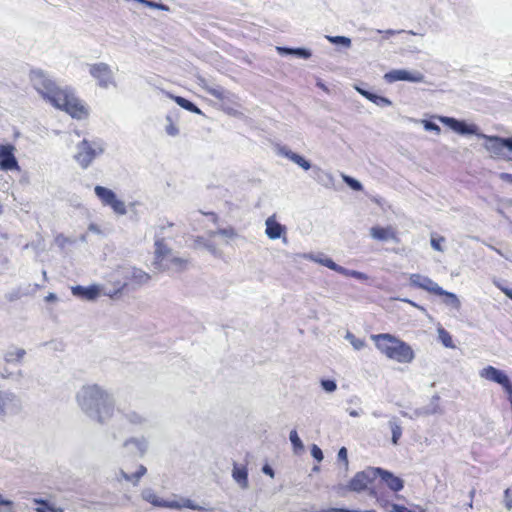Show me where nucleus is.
Here are the masks:
<instances>
[{"mask_svg":"<svg viewBox=\"0 0 512 512\" xmlns=\"http://www.w3.org/2000/svg\"><path fill=\"white\" fill-rule=\"evenodd\" d=\"M73 294L81 296L88 300H93L99 295V289L96 286L82 287L76 286L73 288Z\"/></svg>","mask_w":512,"mask_h":512,"instance_id":"nucleus-23","label":"nucleus"},{"mask_svg":"<svg viewBox=\"0 0 512 512\" xmlns=\"http://www.w3.org/2000/svg\"><path fill=\"white\" fill-rule=\"evenodd\" d=\"M389 427L392 434V444L397 445L399 438L402 436V428L394 421L389 422Z\"/></svg>","mask_w":512,"mask_h":512,"instance_id":"nucleus-31","label":"nucleus"},{"mask_svg":"<svg viewBox=\"0 0 512 512\" xmlns=\"http://www.w3.org/2000/svg\"><path fill=\"white\" fill-rule=\"evenodd\" d=\"M205 215H211L213 216L215 219H217V215L213 212H210V213H204Z\"/></svg>","mask_w":512,"mask_h":512,"instance_id":"nucleus-55","label":"nucleus"},{"mask_svg":"<svg viewBox=\"0 0 512 512\" xmlns=\"http://www.w3.org/2000/svg\"><path fill=\"white\" fill-rule=\"evenodd\" d=\"M146 472V467L141 464L137 466L134 472L129 464H125L124 468L121 469L120 474L126 481H131L134 485H137L141 477L144 476Z\"/></svg>","mask_w":512,"mask_h":512,"instance_id":"nucleus-18","label":"nucleus"},{"mask_svg":"<svg viewBox=\"0 0 512 512\" xmlns=\"http://www.w3.org/2000/svg\"><path fill=\"white\" fill-rule=\"evenodd\" d=\"M474 494H475V490H474V489H472V490L470 491V497L472 498V497L474 496Z\"/></svg>","mask_w":512,"mask_h":512,"instance_id":"nucleus-56","label":"nucleus"},{"mask_svg":"<svg viewBox=\"0 0 512 512\" xmlns=\"http://www.w3.org/2000/svg\"><path fill=\"white\" fill-rule=\"evenodd\" d=\"M33 502L40 505L35 509V512H64L63 508L51 505L48 501L43 499L34 498Z\"/></svg>","mask_w":512,"mask_h":512,"instance_id":"nucleus-26","label":"nucleus"},{"mask_svg":"<svg viewBox=\"0 0 512 512\" xmlns=\"http://www.w3.org/2000/svg\"><path fill=\"white\" fill-rule=\"evenodd\" d=\"M439 120L441 123L447 125L453 131H455L459 134H463V135L477 134V126L474 124L468 125L464 121H460L455 118L446 117V116L439 117Z\"/></svg>","mask_w":512,"mask_h":512,"instance_id":"nucleus-13","label":"nucleus"},{"mask_svg":"<svg viewBox=\"0 0 512 512\" xmlns=\"http://www.w3.org/2000/svg\"><path fill=\"white\" fill-rule=\"evenodd\" d=\"M370 234L374 239L381 240V241H384L387 239L397 240L396 232L392 227L374 226L371 228Z\"/></svg>","mask_w":512,"mask_h":512,"instance_id":"nucleus-20","label":"nucleus"},{"mask_svg":"<svg viewBox=\"0 0 512 512\" xmlns=\"http://www.w3.org/2000/svg\"><path fill=\"white\" fill-rule=\"evenodd\" d=\"M311 448L316 449L318 447H317V445L313 444Z\"/></svg>","mask_w":512,"mask_h":512,"instance_id":"nucleus-57","label":"nucleus"},{"mask_svg":"<svg viewBox=\"0 0 512 512\" xmlns=\"http://www.w3.org/2000/svg\"><path fill=\"white\" fill-rule=\"evenodd\" d=\"M168 124L166 125V132L170 136H176L179 133V129L177 125L174 123L173 119L168 116L167 117Z\"/></svg>","mask_w":512,"mask_h":512,"instance_id":"nucleus-33","label":"nucleus"},{"mask_svg":"<svg viewBox=\"0 0 512 512\" xmlns=\"http://www.w3.org/2000/svg\"><path fill=\"white\" fill-rule=\"evenodd\" d=\"M32 81L36 91L55 108L66 112L72 118L88 117V107L71 90L60 88L43 72H35Z\"/></svg>","mask_w":512,"mask_h":512,"instance_id":"nucleus-1","label":"nucleus"},{"mask_svg":"<svg viewBox=\"0 0 512 512\" xmlns=\"http://www.w3.org/2000/svg\"><path fill=\"white\" fill-rule=\"evenodd\" d=\"M232 478L241 489L249 488L248 471L245 465L234 463Z\"/></svg>","mask_w":512,"mask_h":512,"instance_id":"nucleus-17","label":"nucleus"},{"mask_svg":"<svg viewBox=\"0 0 512 512\" xmlns=\"http://www.w3.org/2000/svg\"><path fill=\"white\" fill-rule=\"evenodd\" d=\"M89 73L100 87L107 88L110 85H115L113 72L106 63L100 62L89 65Z\"/></svg>","mask_w":512,"mask_h":512,"instance_id":"nucleus-9","label":"nucleus"},{"mask_svg":"<svg viewBox=\"0 0 512 512\" xmlns=\"http://www.w3.org/2000/svg\"><path fill=\"white\" fill-rule=\"evenodd\" d=\"M0 505L12 506L13 502L10 500L3 499L2 496L0 495Z\"/></svg>","mask_w":512,"mask_h":512,"instance_id":"nucleus-51","label":"nucleus"},{"mask_svg":"<svg viewBox=\"0 0 512 512\" xmlns=\"http://www.w3.org/2000/svg\"><path fill=\"white\" fill-rule=\"evenodd\" d=\"M281 51H284L289 54L297 55L301 58L308 59L311 57V52L304 48H296V49H290V48H280Z\"/></svg>","mask_w":512,"mask_h":512,"instance_id":"nucleus-32","label":"nucleus"},{"mask_svg":"<svg viewBox=\"0 0 512 512\" xmlns=\"http://www.w3.org/2000/svg\"><path fill=\"white\" fill-rule=\"evenodd\" d=\"M377 470L379 471L378 477H380L381 481L385 483L392 491L398 492L403 488L404 482L401 478L381 468H377Z\"/></svg>","mask_w":512,"mask_h":512,"instance_id":"nucleus-16","label":"nucleus"},{"mask_svg":"<svg viewBox=\"0 0 512 512\" xmlns=\"http://www.w3.org/2000/svg\"><path fill=\"white\" fill-rule=\"evenodd\" d=\"M478 136L485 139L484 147L493 157L512 161V137L502 138L485 134H478Z\"/></svg>","mask_w":512,"mask_h":512,"instance_id":"nucleus-6","label":"nucleus"},{"mask_svg":"<svg viewBox=\"0 0 512 512\" xmlns=\"http://www.w3.org/2000/svg\"><path fill=\"white\" fill-rule=\"evenodd\" d=\"M409 285L413 288L422 289L432 295L444 297V302L459 308L460 301L454 293L445 291L432 279L418 273L409 276Z\"/></svg>","mask_w":512,"mask_h":512,"instance_id":"nucleus-4","label":"nucleus"},{"mask_svg":"<svg viewBox=\"0 0 512 512\" xmlns=\"http://www.w3.org/2000/svg\"><path fill=\"white\" fill-rule=\"evenodd\" d=\"M318 262L321 265H323V266H325V267H327V268H329V269H331L333 271H336V272H338L340 274H343V275H352L354 277H360L361 276V274L358 273V272H351V273L348 272L345 268H343L342 266L336 264L331 258L319 259Z\"/></svg>","mask_w":512,"mask_h":512,"instance_id":"nucleus-24","label":"nucleus"},{"mask_svg":"<svg viewBox=\"0 0 512 512\" xmlns=\"http://www.w3.org/2000/svg\"><path fill=\"white\" fill-rule=\"evenodd\" d=\"M94 192L101 200L102 204L110 206L116 214L123 215L126 213L124 202L119 200L112 190L98 185L94 188Z\"/></svg>","mask_w":512,"mask_h":512,"instance_id":"nucleus-7","label":"nucleus"},{"mask_svg":"<svg viewBox=\"0 0 512 512\" xmlns=\"http://www.w3.org/2000/svg\"><path fill=\"white\" fill-rule=\"evenodd\" d=\"M45 300L47 302H53V301H56L57 300V296L54 294V293H49L46 297H45Z\"/></svg>","mask_w":512,"mask_h":512,"instance_id":"nucleus-49","label":"nucleus"},{"mask_svg":"<svg viewBox=\"0 0 512 512\" xmlns=\"http://www.w3.org/2000/svg\"><path fill=\"white\" fill-rule=\"evenodd\" d=\"M505 505L508 510L512 509V487L505 490Z\"/></svg>","mask_w":512,"mask_h":512,"instance_id":"nucleus-40","label":"nucleus"},{"mask_svg":"<svg viewBox=\"0 0 512 512\" xmlns=\"http://www.w3.org/2000/svg\"><path fill=\"white\" fill-rule=\"evenodd\" d=\"M166 508L169 509H182L188 508L196 511H203L205 508L189 498L174 495L173 499L166 500Z\"/></svg>","mask_w":512,"mask_h":512,"instance_id":"nucleus-15","label":"nucleus"},{"mask_svg":"<svg viewBox=\"0 0 512 512\" xmlns=\"http://www.w3.org/2000/svg\"><path fill=\"white\" fill-rule=\"evenodd\" d=\"M353 346L356 348V349H361L363 346H364V341L362 340H356V341H353L352 342Z\"/></svg>","mask_w":512,"mask_h":512,"instance_id":"nucleus-50","label":"nucleus"},{"mask_svg":"<svg viewBox=\"0 0 512 512\" xmlns=\"http://www.w3.org/2000/svg\"><path fill=\"white\" fill-rule=\"evenodd\" d=\"M262 472L266 475H269L270 477H274L273 469L269 465H264L262 468Z\"/></svg>","mask_w":512,"mask_h":512,"instance_id":"nucleus-45","label":"nucleus"},{"mask_svg":"<svg viewBox=\"0 0 512 512\" xmlns=\"http://www.w3.org/2000/svg\"><path fill=\"white\" fill-rule=\"evenodd\" d=\"M443 240H444V238H442V237H441L440 239H434V238H432V239H431V245H432V247H433L435 250H437V251H442V247H441L440 242H441V241H443Z\"/></svg>","mask_w":512,"mask_h":512,"instance_id":"nucleus-43","label":"nucleus"},{"mask_svg":"<svg viewBox=\"0 0 512 512\" xmlns=\"http://www.w3.org/2000/svg\"><path fill=\"white\" fill-rule=\"evenodd\" d=\"M372 339L382 354L398 363H411L415 357L409 344L389 333L373 335Z\"/></svg>","mask_w":512,"mask_h":512,"instance_id":"nucleus-2","label":"nucleus"},{"mask_svg":"<svg viewBox=\"0 0 512 512\" xmlns=\"http://www.w3.org/2000/svg\"><path fill=\"white\" fill-rule=\"evenodd\" d=\"M321 385H322L323 389L327 392H333L337 388L335 381L329 380V379L322 380Z\"/></svg>","mask_w":512,"mask_h":512,"instance_id":"nucleus-39","label":"nucleus"},{"mask_svg":"<svg viewBox=\"0 0 512 512\" xmlns=\"http://www.w3.org/2000/svg\"><path fill=\"white\" fill-rule=\"evenodd\" d=\"M290 440L293 445V448H304L301 439L298 436L296 430H292L290 432Z\"/></svg>","mask_w":512,"mask_h":512,"instance_id":"nucleus-37","label":"nucleus"},{"mask_svg":"<svg viewBox=\"0 0 512 512\" xmlns=\"http://www.w3.org/2000/svg\"><path fill=\"white\" fill-rule=\"evenodd\" d=\"M285 156L288 157L291 161L302 167L304 170L310 169L311 165L309 161H307L304 157L296 154L292 151H288L285 153Z\"/></svg>","mask_w":512,"mask_h":512,"instance_id":"nucleus-28","label":"nucleus"},{"mask_svg":"<svg viewBox=\"0 0 512 512\" xmlns=\"http://www.w3.org/2000/svg\"><path fill=\"white\" fill-rule=\"evenodd\" d=\"M343 180L345 183H347L353 190L359 191L362 189V185L359 181L356 179L349 177V176H343Z\"/></svg>","mask_w":512,"mask_h":512,"instance_id":"nucleus-35","label":"nucleus"},{"mask_svg":"<svg viewBox=\"0 0 512 512\" xmlns=\"http://www.w3.org/2000/svg\"><path fill=\"white\" fill-rule=\"evenodd\" d=\"M150 279L151 276L147 272L141 269L134 268L129 278V284L141 286L148 283Z\"/></svg>","mask_w":512,"mask_h":512,"instance_id":"nucleus-21","label":"nucleus"},{"mask_svg":"<svg viewBox=\"0 0 512 512\" xmlns=\"http://www.w3.org/2000/svg\"><path fill=\"white\" fill-rule=\"evenodd\" d=\"M312 451V456L318 460V461H321L323 459V453H322V450H311Z\"/></svg>","mask_w":512,"mask_h":512,"instance_id":"nucleus-46","label":"nucleus"},{"mask_svg":"<svg viewBox=\"0 0 512 512\" xmlns=\"http://www.w3.org/2000/svg\"><path fill=\"white\" fill-rule=\"evenodd\" d=\"M171 254V249L165 244L163 239L155 241L154 264L162 270L175 268L183 270L187 266V260L179 257H171L168 262L166 258Z\"/></svg>","mask_w":512,"mask_h":512,"instance_id":"nucleus-5","label":"nucleus"},{"mask_svg":"<svg viewBox=\"0 0 512 512\" xmlns=\"http://www.w3.org/2000/svg\"><path fill=\"white\" fill-rule=\"evenodd\" d=\"M327 38L331 43H334V44H343L346 47H349L351 45L350 38L345 37V36H334V37H327Z\"/></svg>","mask_w":512,"mask_h":512,"instance_id":"nucleus-34","label":"nucleus"},{"mask_svg":"<svg viewBox=\"0 0 512 512\" xmlns=\"http://www.w3.org/2000/svg\"><path fill=\"white\" fill-rule=\"evenodd\" d=\"M13 399V395H3L2 393H0V414L5 413V408L8 401H12Z\"/></svg>","mask_w":512,"mask_h":512,"instance_id":"nucleus-38","label":"nucleus"},{"mask_svg":"<svg viewBox=\"0 0 512 512\" xmlns=\"http://www.w3.org/2000/svg\"><path fill=\"white\" fill-rule=\"evenodd\" d=\"M377 468L369 467L358 472L349 483V488L355 492H361L370 489L373 481L378 477Z\"/></svg>","mask_w":512,"mask_h":512,"instance_id":"nucleus-8","label":"nucleus"},{"mask_svg":"<svg viewBox=\"0 0 512 512\" xmlns=\"http://www.w3.org/2000/svg\"><path fill=\"white\" fill-rule=\"evenodd\" d=\"M378 33H380V34H384V35H385V37L387 38V37H389V36H393V35H395V34H396V31L391 30V29H389V30H385V31L378 30Z\"/></svg>","mask_w":512,"mask_h":512,"instance_id":"nucleus-47","label":"nucleus"},{"mask_svg":"<svg viewBox=\"0 0 512 512\" xmlns=\"http://www.w3.org/2000/svg\"><path fill=\"white\" fill-rule=\"evenodd\" d=\"M385 79L388 82H396V81H409V82H422L424 79L423 74L410 73L406 70H391L385 74Z\"/></svg>","mask_w":512,"mask_h":512,"instance_id":"nucleus-14","label":"nucleus"},{"mask_svg":"<svg viewBox=\"0 0 512 512\" xmlns=\"http://www.w3.org/2000/svg\"><path fill=\"white\" fill-rule=\"evenodd\" d=\"M266 235L270 239H278L285 233V227L277 222L275 215H272L266 220Z\"/></svg>","mask_w":512,"mask_h":512,"instance_id":"nucleus-19","label":"nucleus"},{"mask_svg":"<svg viewBox=\"0 0 512 512\" xmlns=\"http://www.w3.org/2000/svg\"><path fill=\"white\" fill-rule=\"evenodd\" d=\"M357 90L361 95H363L365 98H367L368 100H370L371 102L375 103L378 106L384 107L391 105V101L386 97L378 96L374 93L359 88Z\"/></svg>","mask_w":512,"mask_h":512,"instance_id":"nucleus-25","label":"nucleus"},{"mask_svg":"<svg viewBox=\"0 0 512 512\" xmlns=\"http://www.w3.org/2000/svg\"><path fill=\"white\" fill-rule=\"evenodd\" d=\"M394 509L396 512H411L410 510H408L404 507H399V506H395Z\"/></svg>","mask_w":512,"mask_h":512,"instance_id":"nucleus-54","label":"nucleus"},{"mask_svg":"<svg viewBox=\"0 0 512 512\" xmlns=\"http://www.w3.org/2000/svg\"><path fill=\"white\" fill-rule=\"evenodd\" d=\"M338 460L347 465V450H339Z\"/></svg>","mask_w":512,"mask_h":512,"instance_id":"nucleus-44","label":"nucleus"},{"mask_svg":"<svg viewBox=\"0 0 512 512\" xmlns=\"http://www.w3.org/2000/svg\"><path fill=\"white\" fill-rule=\"evenodd\" d=\"M500 177L502 180L512 183V174L502 173Z\"/></svg>","mask_w":512,"mask_h":512,"instance_id":"nucleus-48","label":"nucleus"},{"mask_svg":"<svg viewBox=\"0 0 512 512\" xmlns=\"http://www.w3.org/2000/svg\"><path fill=\"white\" fill-rule=\"evenodd\" d=\"M15 147L11 144L0 145V169L4 171L18 169L14 155Z\"/></svg>","mask_w":512,"mask_h":512,"instance_id":"nucleus-12","label":"nucleus"},{"mask_svg":"<svg viewBox=\"0 0 512 512\" xmlns=\"http://www.w3.org/2000/svg\"><path fill=\"white\" fill-rule=\"evenodd\" d=\"M501 291L512 300V290L509 288H501Z\"/></svg>","mask_w":512,"mask_h":512,"instance_id":"nucleus-52","label":"nucleus"},{"mask_svg":"<svg viewBox=\"0 0 512 512\" xmlns=\"http://www.w3.org/2000/svg\"><path fill=\"white\" fill-rule=\"evenodd\" d=\"M141 497L143 500L151 503L155 507L166 508V500L158 497L152 489H144L141 492Z\"/></svg>","mask_w":512,"mask_h":512,"instance_id":"nucleus-22","label":"nucleus"},{"mask_svg":"<svg viewBox=\"0 0 512 512\" xmlns=\"http://www.w3.org/2000/svg\"><path fill=\"white\" fill-rule=\"evenodd\" d=\"M77 399L78 403L85 410L96 407L99 422L104 421L101 415L100 406H102V409L108 417L112 416L113 414V407L108 401V394L98 385H88L83 387L82 392L80 395H78Z\"/></svg>","mask_w":512,"mask_h":512,"instance_id":"nucleus-3","label":"nucleus"},{"mask_svg":"<svg viewBox=\"0 0 512 512\" xmlns=\"http://www.w3.org/2000/svg\"><path fill=\"white\" fill-rule=\"evenodd\" d=\"M180 107L193 113H200V109L188 99L181 96H170Z\"/></svg>","mask_w":512,"mask_h":512,"instance_id":"nucleus-27","label":"nucleus"},{"mask_svg":"<svg viewBox=\"0 0 512 512\" xmlns=\"http://www.w3.org/2000/svg\"><path fill=\"white\" fill-rule=\"evenodd\" d=\"M438 337L441 343L447 348H455L451 334L444 328H438Z\"/></svg>","mask_w":512,"mask_h":512,"instance_id":"nucleus-29","label":"nucleus"},{"mask_svg":"<svg viewBox=\"0 0 512 512\" xmlns=\"http://www.w3.org/2000/svg\"><path fill=\"white\" fill-rule=\"evenodd\" d=\"M55 242L60 246L64 247L67 243L70 242V240L64 236L63 234H59L55 237Z\"/></svg>","mask_w":512,"mask_h":512,"instance_id":"nucleus-42","label":"nucleus"},{"mask_svg":"<svg viewBox=\"0 0 512 512\" xmlns=\"http://www.w3.org/2000/svg\"><path fill=\"white\" fill-rule=\"evenodd\" d=\"M25 355V350L21 348H16L12 351H9L5 355V360L7 362H19Z\"/></svg>","mask_w":512,"mask_h":512,"instance_id":"nucleus-30","label":"nucleus"},{"mask_svg":"<svg viewBox=\"0 0 512 512\" xmlns=\"http://www.w3.org/2000/svg\"><path fill=\"white\" fill-rule=\"evenodd\" d=\"M481 377L490 380L492 382H495L499 385H501L506 392L512 389V383L508 376L501 370L493 367V366H487L485 367L481 373Z\"/></svg>","mask_w":512,"mask_h":512,"instance_id":"nucleus-10","label":"nucleus"},{"mask_svg":"<svg viewBox=\"0 0 512 512\" xmlns=\"http://www.w3.org/2000/svg\"><path fill=\"white\" fill-rule=\"evenodd\" d=\"M136 1L139 3H142L145 6L150 7V8H156V9H160V10H168V7L161 3H156V2H153L150 0H136Z\"/></svg>","mask_w":512,"mask_h":512,"instance_id":"nucleus-36","label":"nucleus"},{"mask_svg":"<svg viewBox=\"0 0 512 512\" xmlns=\"http://www.w3.org/2000/svg\"><path fill=\"white\" fill-rule=\"evenodd\" d=\"M97 153L98 151L92 147L91 143L84 139L78 145V152L75 158L83 168H87L94 160Z\"/></svg>","mask_w":512,"mask_h":512,"instance_id":"nucleus-11","label":"nucleus"},{"mask_svg":"<svg viewBox=\"0 0 512 512\" xmlns=\"http://www.w3.org/2000/svg\"><path fill=\"white\" fill-rule=\"evenodd\" d=\"M423 123H424V128H425L426 130H428V131H434V132H436L437 134H439V133H440V127H439L437 124H435V123H433V122H430V121H427V120H425Z\"/></svg>","mask_w":512,"mask_h":512,"instance_id":"nucleus-41","label":"nucleus"},{"mask_svg":"<svg viewBox=\"0 0 512 512\" xmlns=\"http://www.w3.org/2000/svg\"><path fill=\"white\" fill-rule=\"evenodd\" d=\"M327 512H358V511L333 508V509L328 510Z\"/></svg>","mask_w":512,"mask_h":512,"instance_id":"nucleus-53","label":"nucleus"}]
</instances>
